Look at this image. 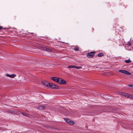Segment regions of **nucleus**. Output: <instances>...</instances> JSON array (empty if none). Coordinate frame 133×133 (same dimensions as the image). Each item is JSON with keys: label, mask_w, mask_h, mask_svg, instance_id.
I'll list each match as a JSON object with an SVG mask.
<instances>
[{"label": "nucleus", "mask_w": 133, "mask_h": 133, "mask_svg": "<svg viewBox=\"0 0 133 133\" xmlns=\"http://www.w3.org/2000/svg\"><path fill=\"white\" fill-rule=\"evenodd\" d=\"M95 51L89 52L87 54V57L89 58H92L95 55Z\"/></svg>", "instance_id": "f257e3e1"}, {"label": "nucleus", "mask_w": 133, "mask_h": 133, "mask_svg": "<svg viewBox=\"0 0 133 133\" xmlns=\"http://www.w3.org/2000/svg\"><path fill=\"white\" fill-rule=\"evenodd\" d=\"M50 85L49 87H50L53 89H58V86L51 83H50Z\"/></svg>", "instance_id": "f03ea898"}, {"label": "nucleus", "mask_w": 133, "mask_h": 133, "mask_svg": "<svg viewBox=\"0 0 133 133\" xmlns=\"http://www.w3.org/2000/svg\"><path fill=\"white\" fill-rule=\"evenodd\" d=\"M66 81H65L64 79H61V78H59L58 83L61 84H66Z\"/></svg>", "instance_id": "7ed1b4c3"}, {"label": "nucleus", "mask_w": 133, "mask_h": 133, "mask_svg": "<svg viewBox=\"0 0 133 133\" xmlns=\"http://www.w3.org/2000/svg\"><path fill=\"white\" fill-rule=\"evenodd\" d=\"M119 72H121L125 74L126 75H131V73L129 72V71L125 70H119Z\"/></svg>", "instance_id": "20e7f679"}, {"label": "nucleus", "mask_w": 133, "mask_h": 133, "mask_svg": "<svg viewBox=\"0 0 133 133\" xmlns=\"http://www.w3.org/2000/svg\"><path fill=\"white\" fill-rule=\"evenodd\" d=\"M42 83L44 85L47 86L48 87H49L50 85V83H49L48 82L45 81H42Z\"/></svg>", "instance_id": "39448f33"}, {"label": "nucleus", "mask_w": 133, "mask_h": 133, "mask_svg": "<svg viewBox=\"0 0 133 133\" xmlns=\"http://www.w3.org/2000/svg\"><path fill=\"white\" fill-rule=\"evenodd\" d=\"M59 78L57 77H51V78L53 81L58 83Z\"/></svg>", "instance_id": "423d86ee"}, {"label": "nucleus", "mask_w": 133, "mask_h": 133, "mask_svg": "<svg viewBox=\"0 0 133 133\" xmlns=\"http://www.w3.org/2000/svg\"><path fill=\"white\" fill-rule=\"evenodd\" d=\"M42 49L48 52H51L52 51V50L51 49L46 47H42Z\"/></svg>", "instance_id": "0eeeda50"}, {"label": "nucleus", "mask_w": 133, "mask_h": 133, "mask_svg": "<svg viewBox=\"0 0 133 133\" xmlns=\"http://www.w3.org/2000/svg\"><path fill=\"white\" fill-rule=\"evenodd\" d=\"M68 67L69 68H75L78 69H79L82 68V66H77L74 65H69L68 66Z\"/></svg>", "instance_id": "6e6552de"}, {"label": "nucleus", "mask_w": 133, "mask_h": 133, "mask_svg": "<svg viewBox=\"0 0 133 133\" xmlns=\"http://www.w3.org/2000/svg\"><path fill=\"white\" fill-rule=\"evenodd\" d=\"M120 94L124 96H125L126 97H129V95L128 94H126L124 93H122L120 92Z\"/></svg>", "instance_id": "1a4fd4ad"}, {"label": "nucleus", "mask_w": 133, "mask_h": 133, "mask_svg": "<svg viewBox=\"0 0 133 133\" xmlns=\"http://www.w3.org/2000/svg\"><path fill=\"white\" fill-rule=\"evenodd\" d=\"M6 76L10 78H14L16 76V75L14 74H13L11 75L7 74L6 75Z\"/></svg>", "instance_id": "9d476101"}, {"label": "nucleus", "mask_w": 133, "mask_h": 133, "mask_svg": "<svg viewBox=\"0 0 133 133\" xmlns=\"http://www.w3.org/2000/svg\"><path fill=\"white\" fill-rule=\"evenodd\" d=\"M45 108V106H39L38 107V109L40 110H43Z\"/></svg>", "instance_id": "9b49d317"}, {"label": "nucleus", "mask_w": 133, "mask_h": 133, "mask_svg": "<svg viewBox=\"0 0 133 133\" xmlns=\"http://www.w3.org/2000/svg\"><path fill=\"white\" fill-rule=\"evenodd\" d=\"M124 62L127 63H129L132 62L130 59H129L128 60H125Z\"/></svg>", "instance_id": "f8f14e48"}, {"label": "nucleus", "mask_w": 133, "mask_h": 133, "mask_svg": "<svg viewBox=\"0 0 133 133\" xmlns=\"http://www.w3.org/2000/svg\"><path fill=\"white\" fill-rule=\"evenodd\" d=\"M74 50L76 51H78L79 50V47L78 46H75L74 49Z\"/></svg>", "instance_id": "ddd939ff"}, {"label": "nucleus", "mask_w": 133, "mask_h": 133, "mask_svg": "<svg viewBox=\"0 0 133 133\" xmlns=\"http://www.w3.org/2000/svg\"><path fill=\"white\" fill-rule=\"evenodd\" d=\"M68 123L71 124H74V121L70 120L69 121V122Z\"/></svg>", "instance_id": "4468645a"}, {"label": "nucleus", "mask_w": 133, "mask_h": 133, "mask_svg": "<svg viewBox=\"0 0 133 133\" xmlns=\"http://www.w3.org/2000/svg\"><path fill=\"white\" fill-rule=\"evenodd\" d=\"M103 55V54L102 53H100L97 55V56L99 57H102Z\"/></svg>", "instance_id": "2eb2a0df"}, {"label": "nucleus", "mask_w": 133, "mask_h": 133, "mask_svg": "<svg viewBox=\"0 0 133 133\" xmlns=\"http://www.w3.org/2000/svg\"><path fill=\"white\" fill-rule=\"evenodd\" d=\"M64 119L65 121L68 123H69V121L70 120V119H68L67 118H64Z\"/></svg>", "instance_id": "dca6fc26"}, {"label": "nucleus", "mask_w": 133, "mask_h": 133, "mask_svg": "<svg viewBox=\"0 0 133 133\" xmlns=\"http://www.w3.org/2000/svg\"><path fill=\"white\" fill-rule=\"evenodd\" d=\"M22 114L24 116H28V114H27L26 113H23V112H22Z\"/></svg>", "instance_id": "f3484780"}, {"label": "nucleus", "mask_w": 133, "mask_h": 133, "mask_svg": "<svg viewBox=\"0 0 133 133\" xmlns=\"http://www.w3.org/2000/svg\"><path fill=\"white\" fill-rule=\"evenodd\" d=\"M129 98L133 99V96L132 95H130Z\"/></svg>", "instance_id": "a211bd4d"}, {"label": "nucleus", "mask_w": 133, "mask_h": 133, "mask_svg": "<svg viewBox=\"0 0 133 133\" xmlns=\"http://www.w3.org/2000/svg\"><path fill=\"white\" fill-rule=\"evenodd\" d=\"M128 86L131 87L133 88V85L129 84V85H128Z\"/></svg>", "instance_id": "6ab92c4d"}, {"label": "nucleus", "mask_w": 133, "mask_h": 133, "mask_svg": "<svg viewBox=\"0 0 133 133\" xmlns=\"http://www.w3.org/2000/svg\"><path fill=\"white\" fill-rule=\"evenodd\" d=\"M3 29V27L2 26H0V30H1Z\"/></svg>", "instance_id": "aec40b11"}, {"label": "nucleus", "mask_w": 133, "mask_h": 133, "mask_svg": "<svg viewBox=\"0 0 133 133\" xmlns=\"http://www.w3.org/2000/svg\"><path fill=\"white\" fill-rule=\"evenodd\" d=\"M128 44L130 46L131 45V44L130 42H128Z\"/></svg>", "instance_id": "412c9836"}, {"label": "nucleus", "mask_w": 133, "mask_h": 133, "mask_svg": "<svg viewBox=\"0 0 133 133\" xmlns=\"http://www.w3.org/2000/svg\"><path fill=\"white\" fill-rule=\"evenodd\" d=\"M27 116L28 117H30V115L28 114V116Z\"/></svg>", "instance_id": "4be33fe9"}, {"label": "nucleus", "mask_w": 133, "mask_h": 133, "mask_svg": "<svg viewBox=\"0 0 133 133\" xmlns=\"http://www.w3.org/2000/svg\"><path fill=\"white\" fill-rule=\"evenodd\" d=\"M34 34L33 33H31V34L33 36H34V35H33Z\"/></svg>", "instance_id": "5701e85b"}, {"label": "nucleus", "mask_w": 133, "mask_h": 133, "mask_svg": "<svg viewBox=\"0 0 133 133\" xmlns=\"http://www.w3.org/2000/svg\"><path fill=\"white\" fill-rule=\"evenodd\" d=\"M92 30L94 31V29H92Z\"/></svg>", "instance_id": "b1692460"}, {"label": "nucleus", "mask_w": 133, "mask_h": 133, "mask_svg": "<svg viewBox=\"0 0 133 133\" xmlns=\"http://www.w3.org/2000/svg\"><path fill=\"white\" fill-rule=\"evenodd\" d=\"M3 29H6V28H3Z\"/></svg>", "instance_id": "393cba45"}]
</instances>
